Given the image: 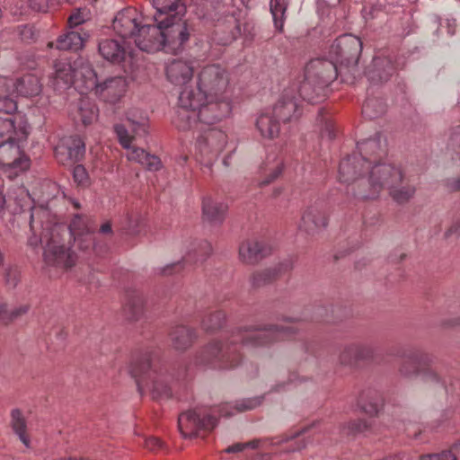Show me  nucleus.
<instances>
[{"mask_svg": "<svg viewBox=\"0 0 460 460\" xmlns=\"http://www.w3.org/2000/svg\"><path fill=\"white\" fill-rule=\"evenodd\" d=\"M31 230L33 235L28 240L32 247L44 243V260L49 265L61 269L73 267L76 255L71 249V239L84 252L93 251L102 255L107 250L106 243H100L90 225V219L81 214L72 218L69 226L58 223L44 208H34L31 215Z\"/></svg>", "mask_w": 460, "mask_h": 460, "instance_id": "f257e3e1", "label": "nucleus"}, {"mask_svg": "<svg viewBox=\"0 0 460 460\" xmlns=\"http://www.w3.org/2000/svg\"><path fill=\"white\" fill-rule=\"evenodd\" d=\"M338 179L349 185V194L362 201L376 199L387 190L394 201L404 204L416 191L414 183L400 166L394 164L370 166L356 152L341 160Z\"/></svg>", "mask_w": 460, "mask_h": 460, "instance_id": "f03ea898", "label": "nucleus"}, {"mask_svg": "<svg viewBox=\"0 0 460 460\" xmlns=\"http://www.w3.org/2000/svg\"><path fill=\"white\" fill-rule=\"evenodd\" d=\"M228 83V73L222 66H203L198 74L197 87L185 86L181 91L172 124L178 129H186L191 127L190 119L196 116L206 123L227 117L231 103L224 93Z\"/></svg>", "mask_w": 460, "mask_h": 460, "instance_id": "7ed1b4c3", "label": "nucleus"}, {"mask_svg": "<svg viewBox=\"0 0 460 460\" xmlns=\"http://www.w3.org/2000/svg\"><path fill=\"white\" fill-rule=\"evenodd\" d=\"M293 325H246L233 331L227 342L210 341L197 355L196 362L214 367L232 368L242 359L240 349H256L289 337Z\"/></svg>", "mask_w": 460, "mask_h": 460, "instance_id": "20e7f679", "label": "nucleus"}, {"mask_svg": "<svg viewBox=\"0 0 460 460\" xmlns=\"http://www.w3.org/2000/svg\"><path fill=\"white\" fill-rule=\"evenodd\" d=\"M129 373L141 394L149 393L153 399L170 398L173 376L162 363L158 350L148 349L136 353L131 359Z\"/></svg>", "mask_w": 460, "mask_h": 460, "instance_id": "39448f33", "label": "nucleus"}, {"mask_svg": "<svg viewBox=\"0 0 460 460\" xmlns=\"http://www.w3.org/2000/svg\"><path fill=\"white\" fill-rule=\"evenodd\" d=\"M263 397L237 401L234 404L231 402L221 403L209 410H193L181 413L178 418V426L184 438L203 437L204 433L212 430L217 425V413L222 417H229L237 412L251 411L261 404Z\"/></svg>", "mask_w": 460, "mask_h": 460, "instance_id": "423d86ee", "label": "nucleus"}, {"mask_svg": "<svg viewBox=\"0 0 460 460\" xmlns=\"http://www.w3.org/2000/svg\"><path fill=\"white\" fill-rule=\"evenodd\" d=\"M338 75H341L342 70L332 58L310 60L305 66L303 80L296 82L299 84L301 99L311 103L321 102L327 95L328 87Z\"/></svg>", "mask_w": 460, "mask_h": 460, "instance_id": "0eeeda50", "label": "nucleus"}, {"mask_svg": "<svg viewBox=\"0 0 460 460\" xmlns=\"http://www.w3.org/2000/svg\"><path fill=\"white\" fill-rule=\"evenodd\" d=\"M147 125L148 121L146 114L139 110L134 109L127 113L126 124H116L114 131L119 144L128 150L127 155L128 160L139 163L149 170L156 171L160 168V160L157 156L151 155L143 148L131 146L135 137H141L146 134Z\"/></svg>", "mask_w": 460, "mask_h": 460, "instance_id": "6e6552de", "label": "nucleus"}, {"mask_svg": "<svg viewBox=\"0 0 460 460\" xmlns=\"http://www.w3.org/2000/svg\"><path fill=\"white\" fill-rule=\"evenodd\" d=\"M161 24V22H158ZM150 34L153 40L148 43H140L147 50H160L176 53L182 49L190 39V30L183 16L164 17L161 27L146 29L142 33Z\"/></svg>", "mask_w": 460, "mask_h": 460, "instance_id": "1a4fd4ad", "label": "nucleus"}, {"mask_svg": "<svg viewBox=\"0 0 460 460\" xmlns=\"http://www.w3.org/2000/svg\"><path fill=\"white\" fill-rule=\"evenodd\" d=\"M27 136L28 131L25 125L19 124V128L14 130L13 135L0 141V165L4 173L10 179L30 168L31 160L22 147V142L26 139Z\"/></svg>", "mask_w": 460, "mask_h": 460, "instance_id": "9d476101", "label": "nucleus"}, {"mask_svg": "<svg viewBox=\"0 0 460 460\" xmlns=\"http://www.w3.org/2000/svg\"><path fill=\"white\" fill-rule=\"evenodd\" d=\"M206 123L202 121L199 116L190 119L191 127L182 131L197 128L201 131L198 137L196 143V157L206 166H210L212 163L217 158L218 155L223 151L226 145V134L217 128H211L210 126L216 123Z\"/></svg>", "mask_w": 460, "mask_h": 460, "instance_id": "9b49d317", "label": "nucleus"}, {"mask_svg": "<svg viewBox=\"0 0 460 460\" xmlns=\"http://www.w3.org/2000/svg\"><path fill=\"white\" fill-rule=\"evenodd\" d=\"M84 93L88 91H94L101 100L109 103H116L125 94L127 90V82L121 76H114L105 79L103 82L99 83L97 75L93 69L92 66H84Z\"/></svg>", "mask_w": 460, "mask_h": 460, "instance_id": "f8f14e48", "label": "nucleus"}, {"mask_svg": "<svg viewBox=\"0 0 460 460\" xmlns=\"http://www.w3.org/2000/svg\"><path fill=\"white\" fill-rule=\"evenodd\" d=\"M421 359L422 357L418 353H412L409 357L403 358L399 368L401 375L411 377L420 374L424 382L434 386H441L447 394L454 393L456 386L460 385L459 381L453 380L452 377L442 378L430 367L420 369Z\"/></svg>", "mask_w": 460, "mask_h": 460, "instance_id": "ddd939ff", "label": "nucleus"}, {"mask_svg": "<svg viewBox=\"0 0 460 460\" xmlns=\"http://www.w3.org/2000/svg\"><path fill=\"white\" fill-rule=\"evenodd\" d=\"M91 64L83 58H78L73 64L66 62H58L55 64V73L52 78V84L57 90L69 88L72 84L78 89L82 94L84 93V66Z\"/></svg>", "mask_w": 460, "mask_h": 460, "instance_id": "4468645a", "label": "nucleus"}, {"mask_svg": "<svg viewBox=\"0 0 460 460\" xmlns=\"http://www.w3.org/2000/svg\"><path fill=\"white\" fill-rule=\"evenodd\" d=\"M362 51V42L359 38L352 34H343L338 37L332 44L329 57L342 69L357 66Z\"/></svg>", "mask_w": 460, "mask_h": 460, "instance_id": "2eb2a0df", "label": "nucleus"}, {"mask_svg": "<svg viewBox=\"0 0 460 460\" xmlns=\"http://www.w3.org/2000/svg\"><path fill=\"white\" fill-rule=\"evenodd\" d=\"M299 98V84L294 82L270 109L283 123L297 119L301 114Z\"/></svg>", "mask_w": 460, "mask_h": 460, "instance_id": "dca6fc26", "label": "nucleus"}, {"mask_svg": "<svg viewBox=\"0 0 460 460\" xmlns=\"http://www.w3.org/2000/svg\"><path fill=\"white\" fill-rule=\"evenodd\" d=\"M99 53L111 63H124L126 68L127 65L132 64L134 49L128 40L105 39L99 42Z\"/></svg>", "mask_w": 460, "mask_h": 460, "instance_id": "f3484780", "label": "nucleus"}, {"mask_svg": "<svg viewBox=\"0 0 460 460\" xmlns=\"http://www.w3.org/2000/svg\"><path fill=\"white\" fill-rule=\"evenodd\" d=\"M3 86L4 93H0V98H11L20 95L23 97H33L40 93L42 85L40 79L34 75H25L22 77L13 81V79H4Z\"/></svg>", "mask_w": 460, "mask_h": 460, "instance_id": "a211bd4d", "label": "nucleus"}, {"mask_svg": "<svg viewBox=\"0 0 460 460\" xmlns=\"http://www.w3.org/2000/svg\"><path fill=\"white\" fill-rule=\"evenodd\" d=\"M212 248L208 242H191L187 247L185 255L181 261H177L160 270L161 275H171L184 269L185 265H196L201 263L211 253Z\"/></svg>", "mask_w": 460, "mask_h": 460, "instance_id": "6ab92c4d", "label": "nucleus"}, {"mask_svg": "<svg viewBox=\"0 0 460 460\" xmlns=\"http://www.w3.org/2000/svg\"><path fill=\"white\" fill-rule=\"evenodd\" d=\"M358 155L370 166L376 164H386L383 159L387 155V141L381 134L376 133L375 137L362 139L357 143Z\"/></svg>", "mask_w": 460, "mask_h": 460, "instance_id": "aec40b11", "label": "nucleus"}, {"mask_svg": "<svg viewBox=\"0 0 460 460\" xmlns=\"http://www.w3.org/2000/svg\"><path fill=\"white\" fill-rule=\"evenodd\" d=\"M139 18L140 15L135 8L128 7L119 11L113 19L114 32L120 39L132 43L138 29L142 26Z\"/></svg>", "mask_w": 460, "mask_h": 460, "instance_id": "412c9836", "label": "nucleus"}, {"mask_svg": "<svg viewBox=\"0 0 460 460\" xmlns=\"http://www.w3.org/2000/svg\"><path fill=\"white\" fill-rule=\"evenodd\" d=\"M271 252V246L264 240L251 238L243 242L239 248V256L243 262L255 264Z\"/></svg>", "mask_w": 460, "mask_h": 460, "instance_id": "4be33fe9", "label": "nucleus"}, {"mask_svg": "<svg viewBox=\"0 0 460 460\" xmlns=\"http://www.w3.org/2000/svg\"><path fill=\"white\" fill-rule=\"evenodd\" d=\"M84 153L85 144L78 136L70 137L55 148L56 157L62 164L78 162Z\"/></svg>", "mask_w": 460, "mask_h": 460, "instance_id": "5701e85b", "label": "nucleus"}, {"mask_svg": "<svg viewBox=\"0 0 460 460\" xmlns=\"http://www.w3.org/2000/svg\"><path fill=\"white\" fill-rule=\"evenodd\" d=\"M328 217L325 211L317 205L308 207L302 215L299 228L308 234L314 235L325 228Z\"/></svg>", "mask_w": 460, "mask_h": 460, "instance_id": "b1692460", "label": "nucleus"}, {"mask_svg": "<svg viewBox=\"0 0 460 460\" xmlns=\"http://www.w3.org/2000/svg\"><path fill=\"white\" fill-rule=\"evenodd\" d=\"M375 351L368 344L352 343L346 346L341 352L339 360L344 366H355L358 362L374 360Z\"/></svg>", "mask_w": 460, "mask_h": 460, "instance_id": "393cba45", "label": "nucleus"}, {"mask_svg": "<svg viewBox=\"0 0 460 460\" xmlns=\"http://www.w3.org/2000/svg\"><path fill=\"white\" fill-rule=\"evenodd\" d=\"M193 67L188 61L182 59H172L166 66V76L168 80L179 85L189 86L192 78ZM190 86H191L190 84Z\"/></svg>", "mask_w": 460, "mask_h": 460, "instance_id": "a878e982", "label": "nucleus"}, {"mask_svg": "<svg viewBox=\"0 0 460 460\" xmlns=\"http://www.w3.org/2000/svg\"><path fill=\"white\" fill-rule=\"evenodd\" d=\"M172 347L178 351H185L198 338L197 331L184 324L173 326L169 332Z\"/></svg>", "mask_w": 460, "mask_h": 460, "instance_id": "bb28decb", "label": "nucleus"}, {"mask_svg": "<svg viewBox=\"0 0 460 460\" xmlns=\"http://www.w3.org/2000/svg\"><path fill=\"white\" fill-rule=\"evenodd\" d=\"M293 268L292 261L286 260L279 265L257 270L250 278L253 288H260L277 279L282 273L289 271Z\"/></svg>", "mask_w": 460, "mask_h": 460, "instance_id": "cd10ccee", "label": "nucleus"}, {"mask_svg": "<svg viewBox=\"0 0 460 460\" xmlns=\"http://www.w3.org/2000/svg\"><path fill=\"white\" fill-rule=\"evenodd\" d=\"M155 13L154 14L155 22H164V17L168 16H184L186 7L183 0H150Z\"/></svg>", "mask_w": 460, "mask_h": 460, "instance_id": "c85d7f7f", "label": "nucleus"}, {"mask_svg": "<svg viewBox=\"0 0 460 460\" xmlns=\"http://www.w3.org/2000/svg\"><path fill=\"white\" fill-rule=\"evenodd\" d=\"M17 110L15 100L11 98H0V139L13 135L14 130H18L19 126H15V121L11 115Z\"/></svg>", "mask_w": 460, "mask_h": 460, "instance_id": "c756f323", "label": "nucleus"}, {"mask_svg": "<svg viewBox=\"0 0 460 460\" xmlns=\"http://www.w3.org/2000/svg\"><path fill=\"white\" fill-rule=\"evenodd\" d=\"M357 404L366 414L375 416L379 412L382 407V394L376 388H363L357 397Z\"/></svg>", "mask_w": 460, "mask_h": 460, "instance_id": "7c9ffc66", "label": "nucleus"}, {"mask_svg": "<svg viewBox=\"0 0 460 460\" xmlns=\"http://www.w3.org/2000/svg\"><path fill=\"white\" fill-rule=\"evenodd\" d=\"M71 115L75 121L88 126L97 119L98 109L89 97L82 96L71 110Z\"/></svg>", "mask_w": 460, "mask_h": 460, "instance_id": "2f4dec72", "label": "nucleus"}, {"mask_svg": "<svg viewBox=\"0 0 460 460\" xmlns=\"http://www.w3.org/2000/svg\"><path fill=\"white\" fill-rule=\"evenodd\" d=\"M279 118L270 111V109H265L256 119V128L264 138L273 139L279 134Z\"/></svg>", "mask_w": 460, "mask_h": 460, "instance_id": "473e14b6", "label": "nucleus"}, {"mask_svg": "<svg viewBox=\"0 0 460 460\" xmlns=\"http://www.w3.org/2000/svg\"><path fill=\"white\" fill-rule=\"evenodd\" d=\"M284 167L282 157L274 154L268 155L261 166L262 180L260 181V185H268L275 181L282 173Z\"/></svg>", "mask_w": 460, "mask_h": 460, "instance_id": "72a5a7b5", "label": "nucleus"}, {"mask_svg": "<svg viewBox=\"0 0 460 460\" xmlns=\"http://www.w3.org/2000/svg\"><path fill=\"white\" fill-rule=\"evenodd\" d=\"M145 296L141 292H128L127 294L126 302L123 305L125 317L131 322L140 320L145 313Z\"/></svg>", "mask_w": 460, "mask_h": 460, "instance_id": "f704fd0d", "label": "nucleus"}, {"mask_svg": "<svg viewBox=\"0 0 460 460\" xmlns=\"http://www.w3.org/2000/svg\"><path fill=\"white\" fill-rule=\"evenodd\" d=\"M316 370V361L314 358H311L310 360H305L299 364L297 372L289 371L288 381H283L279 383L274 387V390L279 392L284 390L286 386L291 384H296L297 382H304L310 378H312L313 374Z\"/></svg>", "mask_w": 460, "mask_h": 460, "instance_id": "c9c22d12", "label": "nucleus"}, {"mask_svg": "<svg viewBox=\"0 0 460 460\" xmlns=\"http://www.w3.org/2000/svg\"><path fill=\"white\" fill-rule=\"evenodd\" d=\"M395 71L391 58L376 57L373 59V70L367 72V77L373 83L386 81Z\"/></svg>", "mask_w": 460, "mask_h": 460, "instance_id": "e433bc0d", "label": "nucleus"}, {"mask_svg": "<svg viewBox=\"0 0 460 460\" xmlns=\"http://www.w3.org/2000/svg\"><path fill=\"white\" fill-rule=\"evenodd\" d=\"M89 36V33L83 29L79 31H70L58 37L56 42V48L61 50L76 51L83 48Z\"/></svg>", "mask_w": 460, "mask_h": 460, "instance_id": "4c0bfd02", "label": "nucleus"}, {"mask_svg": "<svg viewBox=\"0 0 460 460\" xmlns=\"http://www.w3.org/2000/svg\"><path fill=\"white\" fill-rule=\"evenodd\" d=\"M202 211L204 217L209 222L221 223L227 211V205L208 197L203 199Z\"/></svg>", "mask_w": 460, "mask_h": 460, "instance_id": "58836bf2", "label": "nucleus"}, {"mask_svg": "<svg viewBox=\"0 0 460 460\" xmlns=\"http://www.w3.org/2000/svg\"><path fill=\"white\" fill-rule=\"evenodd\" d=\"M226 321V314L221 310L208 313L201 321V328L206 332H214L220 330Z\"/></svg>", "mask_w": 460, "mask_h": 460, "instance_id": "ea45409f", "label": "nucleus"}, {"mask_svg": "<svg viewBox=\"0 0 460 460\" xmlns=\"http://www.w3.org/2000/svg\"><path fill=\"white\" fill-rule=\"evenodd\" d=\"M11 424L15 434L27 447H30V438L26 433V420L20 410H13Z\"/></svg>", "mask_w": 460, "mask_h": 460, "instance_id": "a19ab883", "label": "nucleus"}, {"mask_svg": "<svg viewBox=\"0 0 460 460\" xmlns=\"http://www.w3.org/2000/svg\"><path fill=\"white\" fill-rule=\"evenodd\" d=\"M386 105L378 98H367L362 107V114L368 119H374L385 112Z\"/></svg>", "mask_w": 460, "mask_h": 460, "instance_id": "79ce46f5", "label": "nucleus"}, {"mask_svg": "<svg viewBox=\"0 0 460 460\" xmlns=\"http://www.w3.org/2000/svg\"><path fill=\"white\" fill-rule=\"evenodd\" d=\"M270 9L275 27L281 31L284 25L287 0H270Z\"/></svg>", "mask_w": 460, "mask_h": 460, "instance_id": "37998d69", "label": "nucleus"}, {"mask_svg": "<svg viewBox=\"0 0 460 460\" xmlns=\"http://www.w3.org/2000/svg\"><path fill=\"white\" fill-rule=\"evenodd\" d=\"M143 225V217L137 211L128 212L125 216L121 228L129 234H137Z\"/></svg>", "mask_w": 460, "mask_h": 460, "instance_id": "c03bdc74", "label": "nucleus"}, {"mask_svg": "<svg viewBox=\"0 0 460 460\" xmlns=\"http://www.w3.org/2000/svg\"><path fill=\"white\" fill-rule=\"evenodd\" d=\"M343 429L347 435L355 436L370 431L371 424L366 420L358 419L349 421Z\"/></svg>", "mask_w": 460, "mask_h": 460, "instance_id": "a18cd8bd", "label": "nucleus"}, {"mask_svg": "<svg viewBox=\"0 0 460 460\" xmlns=\"http://www.w3.org/2000/svg\"><path fill=\"white\" fill-rule=\"evenodd\" d=\"M161 25L162 24H158V22H155V24H144V25H142L140 27V29H138L137 36L135 38V40L133 41L135 46L137 47L142 51L155 52V50H147V49H145L144 48H142L140 43H143V44L145 42L148 43V41H150V40H153V37L149 33L146 34V32L145 33H142V32L146 29L154 28V27H161Z\"/></svg>", "mask_w": 460, "mask_h": 460, "instance_id": "49530a36", "label": "nucleus"}, {"mask_svg": "<svg viewBox=\"0 0 460 460\" xmlns=\"http://www.w3.org/2000/svg\"><path fill=\"white\" fill-rule=\"evenodd\" d=\"M420 460H457V456L450 447L449 449L443 450L440 453L421 456Z\"/></svg>", "mask_w": 460, "mask_h": 460, "instance_id": "de8ad7c7", "label": "nucleus"}, {"mask_svg": "<svg viewBox=\"0 0 460 460\" xmlns=\"http://www.w3.org/2000/svg\"><path fill=\"white\" fill-rule=\"evenodd\" d=\"M262 442L261 439H253L252 441L246 443H236L232 446H229L226 449V453H237L243 451L246 448H257L260 444Z\"/></svg>", "mask_w": 460, "mask_h": 460, "instance_id": "09e8293b", "label": "nucleus"}, {"mask_svg": "<svg viewBox=\"0 0 460 460\" xmlns=\"http://www.w3.org/2000/svg\"><path fill=\"white\" fill-rule=\"evenodd\" d=\"M88 19V13L85 11L77 10L68 18V26L70 29L76 28L83 24Z\"/></svg>", "mask_w": 460, "mask_h": 460, "instance_id": "8fccbe9b", "label": "nucleus"}, {"mask_svg": "<svg viewBox=\"0 0 460 460\" xmlns=\"http://www.w3.org/2000/svg\"><path fill=\"white\" fill-rule=\"evenodd\" d=\"M460 236V216L455 217L451 225L448 226V228L444 233V237L447 240H449L451 238L456 239Z\"/></svg>", "mask_w": 460, "mask_h": 460, "instance_id": "3c124183", "label": "nucleus"}, {"mask_svg": "<svg viewBox=\"0 0 460 460\" xmlns=\"http://www.w3.org/2000/svg\"><path fill=\"white\" fill-rule=\"evenodd\" d=\"M4 278L6 286L9 288H13L20 280V273L16 268H10L6 270Z\"/></svg>", "mask_w": 460, "mask_h": 460, "instance_id": "603ef678", "label": "nucleus"}, {"mask_svg": "<svg viewBox=\"0 0 460 460\" xmlns=\"http://www.w3.org/2000/svg\"><path fill=\"white\" fill-rule=\"evenodd\" d=\"M13 322L12 308H9L6 304L0 305V323L8 325Z\"/></svg>", "mask_w": 460, "mask_h": 460, "instance_id": "864d4df0", "label": "nucleus"}, {"mask_svg": "<svg viewBox=\"0 0 460 460\" xmlns=\"http://www.w3.org/2000/svg\"><path fill=\"white\" fill-rule=\"evenodd\" d=\"M74 179L78 184H85L88 179V175L85 168L83 165H76L74 168Z\"/></svg>", "mask_w": 460, "mask_h": 460, "instance_id": "5fc2aeb1", "label": "nucleus"}, {"mask_svg": "<svg viewBox=\"0 0 460 460\" xmlns=\"http://www.w3.org/2000/svg\"><path fill=\"white\" fill-rule=\"evenodd\" d=\"M145 447L150 451L156 452L164 448V444L159 438L150 437L145 440Z\"/></svg>", "mask_w": 460, "mask_h": 460, "instance_id": "6e6d98bb", "label": "nucleus"}, {"mask_svg": "<svg viewBox=\"0 0 460 460\" xmlns=\"http://www.w3.org/2000/svg\"><path fill=\"white\" fill-rule=\"evenodd\" d=\"M324 111L321 110L319 112V116L321 118V121L324 122V132L328 135L330 138H332L335 137L334 134V126L332 122L324 117Z\"/></svg>", "mask_w": 460, "mask_h": 460, "instance_id": "4d7b16f0", "label": "nucleus"}, {"mask_svg": "<svg viewBox=\"0 0 460 460\" xmlns=\"http://www.w3.org/2000/svg\"><path fill=\"white\" fill-rule=\"evenodd\" d=\"M450 146L456 152L460 154V126L453 130L450 137Z\"/></svg>", "mask_w": 460, "mask_h": 460, "instance_id": "13d9d810", "label": "nucleus"}, {"mask_svg": "<svg viewBox=\"0 0 460 460\" xmlns=\"http://www.w3.org/2000/svg\"><path fill=\"white\" fill-rule=\"evenodd\" d=\"M31 308V305L29 304H22L15 308H12V314L13 321L21 318L24 314H26Z\"/></svg>", "mask_w": 460, "mask_h": 460, "instance_id": "bf43d9fd", "label": "nucleus"}, {"mask_svg": "<svg viewBox=\"0 0 460 460\" xmlns=\"http://www.w3.org/2000/svg\"><path fill=\"white\" fill-rule=\"evenodd\" d=\"M30 6L38 12H47L49 3V0H30Z\"/></svg>", "mask_w": 460, "mask_h": 460, "instance_id": "052dcab7", "label": "nucleus"}, {"mask_svg": "<svg viewBox=\"0 0 460 460\" xmlns=\"http://www.w3.org/2000/svg\"><path fill=\"white\" fill-rule=\"evenodd\" d=\"M98 234L105 235V236H107V235L111 236L112 235V228H111V222L110 221L104 222L100 226V230H99Z\"/></svg>", "mask_w": 460, "mask_h": 460, "instance_id": "680f3d73", "label": "nucleus"}, {"mask_svg": "<svg viewBox=\"0 0 460 460\" xmlns=\"http://www.w3.org/2000/svg\"><path fill=\"white\" fill-rule=\"evenodd\" d=\"M456 456H460V438L451 446Z\"/></svg>", "mask_w": 460, "mask_h": 460, "instance_id": "e2e57ef3", "label": "nucleus"}, {"mask_svg": "<svg viewBox=\"0 0 460 460\" xmlns=\"http://www.w3.org/2000/svg\"><path fill=\"white\" fill-rule=\"evenodd\" d=\"M53 460H92L88 457H76V456H68V457H58Z\"/></svg>", "mask_w": 460, "mask_h": 460, "instance_id": "0e129e2a", "label": "nucleus"}, {"mask_svg": "<svg viewBox=\"0 0 460 460\" xmlns=\"http://www.w3.org/2000/svg\"><path fill=\"white\" fill-rule=\"evenodd\" d=\"M402 456L401 454H395V455H392V456H388L386 457H385L383 460H402Z\"/></svg>", "mask_w": 460, "mask_h": 460, "instance_id": "69168bd1", "label": "nucleus"}, {"mask_svg": "<svg viewBox=\"0 0 460 460\" xmlns=\"http://www.w3.org/2000/svg\"><path fill=\"white\" fill-rule=\"evenodd\" d=\"M4 203H5V199L3 194V191L0 190V208H2L4 207Z\"/></svg>", "mask_w": 460, "mask_h": 460, "instance_id": "338daca9", "label": "nucleus"}, {"mask_svg": "<svg viewBox=\"0 0 460 460\" xmlns=\"http://www.w3.org/2000/svg\"><path fill=\"white\" fill-rule=\"evenodd\" d=\"M261 460H270V456L269 454H263L259 456Z\"/></svg>", "mask_w": 460, "mask_h": 460, "instance_id": "774afa93", "label": "nucleus"}]
</instances>
